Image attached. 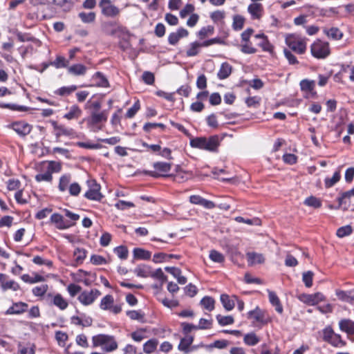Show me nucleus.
Wrapping results in <instances>:
<instances>
[{
    "mask_svg": "<svg viewBox=\"0 0 354 354\" xmlns=\"http://www.w3.org/2000/svg\"><path fill=\"white\" fill-rule=\"evenodd\" d=\"M221 138L218 135L206 137L192 138L189 145L192 148H196L209 152H217L221 141Z\"/></svg>",
    "mask_w": 354,
    "mask_h": 354,
    "instance_id": "1",
    "label": "nucleus"
},
{
    "mask_svg": "<svg viewBox=\"0 0 354 354\" xmlns=\"http://www.w3.org/2000/svg\"><path fill=\"white\" fill-rule=\"evenodd\" d=\"M285 42L289 47V50L298 55H303L306 50L305 39L295 35H288L286 37Z\"/></svg>",
    "mask_w": 354,
    "mask_h": 354,
    "instance_id": "2",
    "label": "nucleus"
},
{
    "mask_svg": "<svg viewBox=\"0 0 354 354\" xmlns=\"http://www.w3.org/2000/svg\"><path fill=\"white\" fill-rule=\"evenodd\" d=\"M153 167L155 169L154 171H145V174L155 178L159 177L169 178L168 172L171 169V163L165 162H156L153 164Z\"/></svg>",
    "mask_w": 354,
    "mask_h": 354,
    "instance_id": "3",
    "label": "nucleus"
},
{
    "mask_svg": "<svg viewBox=\"0 0 354 354\" xmlns=\"http://www.w3.org/2000/svg\"><path fill=\"white\" fill-rule=\"evenodd\" d=\"M312 55L317 59H324L330 54L329 45L320 40L315 41L310 48Z\"/></svg>",
    "mask_w": 354,
    "mask_h": 354,
    "instance_id": "4",
    "label": "nucleus"
},
{
    "mask_svg": "<svg viewBox=\"0 0 354 354\" xmlns=\"http://www.w3.org/2000/svg\"><path fill=\"white\" fill-rule=\"evenodd\" d=\"M101 295V292L93 288L90 290H83L78 295V301L84 306H90Z\"/></svg>",
    "mask_w": 354,
    "mask_h": 354,
    "instance_id": "5",
    "label": "nucleus"
},
{
    "mask_svg": "<svg viewBox=\"0 0 354 354\" xmlns=\"http://www.w3.org/2000/svg\"><path fill=\"white\" fill-rule=\"evenodd\" d=\"M99 6L102 14L106 17L114 18L120 12V8L112 4L110 0H101Z\"/></svg>",
    "mask_w": 354,
    "mask_h": 354,
    "instance_id": "6",
    "label": "nucleus"
},
{
    "mask_svg": "<svg viewBox=\"0 0 354 354\" xmlns=\"http://www.w3.org/2000/svg\"><path fill=\"white\" fill-rule=\"evenodd\" d=\"M8 127L15 131L19 136L22 138L28 135L32 129L31 124L24 120L13 122Z\"/></svg>",
    "mask_w": 354,
    "mask_h": 354,
    "instance_id": "7",
    "label": "nucleus"
},
{
    "mask_svg": "<svg viewBox=\"0 0 354 354\" xmlns=\"http://www.w3.org/2000/svg\"><path fill=\"white\" fill-rule=\"evenodd\" d=\"M50 221L59 230L68 229L75 224L69 221L64 220V216L58 213L53 214L50 218Z\"/></svg>",
    "mask_w": 354,
    "mask_h": 354,
    "instance_id": "8",
    "label": "nucleus"
},
{
    "mask_svg": "<svg viewBox=\"0 0 354 354\" xmlns=\"http://www.w3.org/2000/svg\"><path fill=\"white\" fill-rule=\"evenodd\" d=\"M54 130L55 131L56 138H59L62 136L74 138L77 136V133L74 129L69 127H66L64 125H59L56 122H52Z\"/></svg>",
    "mask_w": 354,
    "mask_h": 354,
    "instance_id": "9",
    "label": "nucleus"
},
{
    "mask_svg": "<svg viewBox=\"0 0 354 354\" xmlns=\"http://www.w3.org/2000/svg\"><path fill=\"white\" fill-rule=\"evenodd\" d=\"M107 120V114L105 111L100 113L93 111L90 117L86 119L87 124L89 127H94Z\"/></svg>",
    "mask_w": 354,
    "mask_h": 354,
    "instance_id": "10",
    "label": "nucleus"
},
{
    "mask_svg": "<svg viewBox=\"0 0 354 354\" xmlns=\"http://www.w3.org/2000/svg\"><path fill=\"white\" fill-rule=\"evenodd\" d=\"M189 35L187 30L179 28L176 32H171L168 36V42L170 45H176L180 39L187 37Z\"/></svg>",
    "mask_w": 354,
    "mask_h": 354,
    "instance_id": "11",
    "label": "nucleus"
},
{
    "mask_svg": "<svg viewBox=\"0 0 354 354\" xmlns=\"http://www.w3.org/2000/svg\"><path fill=\"white\" fill-rule=\"evenodd\" d=\"M192 176V172L189 171H184L180 170L176 172V174H169V178L172 179V180L177 183H183L188 180H189Z\"/></svg>",
    "mask_w": 354,
    "mask_h": 354,
    "instance_id": "12",
    "label": "nucleus"
},
{
    "mask_svg": "<svg viewBox=\"0 0 354 354\" xmlns=\"http://www.w3.org/2000/svg\"><path fill=\"white\" fill-rule=\"evenodd\" d=\"M338 324L339 330L346 333L348 336L354 335V321L346 318L342 319Z\"/></svg>",
    "mask_w": 354,
    "mask_h": 354,
    "instance_id": "13",
    "label": "nucleus"
},
{
    "mask_svg": "<svg viewBox=\"0 0 354 354\" xmlns=\"http://www.w3.org/2000/svg\"><path fill=\"white\" fill-rule=\"evenodd\" d=\"M28 304L25 302L19 301L14 303L6 311V315H20L26 312L28 309Z\"/></svg>",
    "mask_w": 354,
    "mask_h": 354,
    "instance_id": "14",
    "label": "nucleus"
},
{
    "mask_svg": "<svg viewBox=\"0 0 354 354\" xmlns=\"http://www.w3.org/2000/svg\"><path fill=\"white\" fill-rule=\"evenodd\" d=\"M255 37L257 39H261L258 45L262 48L263 51L268 52L270 53H273L274 46L269 41L268 37L266 35H264L263 33L257 34L255 35Z\"/></svg>",
    "mask_w": 354,
    "mask_h": 354,
    "instance_id": "15",
    "label": "nucleus"
},
{
    "mask_svg": "<svg viewBox=\"0 0 354 354\" xmlns=\"http://www.w3.org/2000/svg\"><path fill=\"white\" fill-rule=\"evenodd\" d=\"M248 319H254L256 322L266 324L267 322L265 320V312L262 310L259 306H257L254 310H250L248 313Z\"/></svg>",
    "mask_w": 354,
    "mask_h": 354,
    "instance_id": "16",
    "label": "nucleus"
},
{
    "mask_svg": "<svg viewBox=\"0 0 354 354\" xmlns=\"http://www.w3.org/2000/svg\"><path fill=\"white\" fill-rule=\"evenodd\" d=\"M92 80L95 84V86L102 88L109 87V82L107 78L101 72H96L92 76Z\"/></svg>",
    "mask_w": 354,
    "mask_h": 354,
    "instance_id": "17",
    "label": "nucleus"
},
{
    "mask_svg": "<svg viewBox=\"0 0 354 354\" xmlns=\"http://www.w3.org/2000/svg\"><path fill=\"white\" fill-rule=\"evenodd\" d=\"M268 292L270 303L274 307L275 310L278 313L281 314L283 311V308L279 297L274 291L268 290Z\"/></svg>",
    "mask_w": 354,
    "mask_h": 354,
    "instance_id": "18",
    "label": "nucleus"
},
{
    "mask_svg": "<svg viewBox=\"0 0 354 354\" xmlns=\"http://www.w3.org/2000/svg\"><path fill=\"white\" fill-rule=\"evenodd\" d=\"M323 298V295L317 292L313 295H303L301 300L308 305L314 306L318 304L319 301H322Z\"/></svg>",
    "mask_w": 354,
    "mask_h": 354,
    "instance_id": "19",
    "label": "nucleus"
},
{
    "mask_svg": "<svg viewBox=\"0 0 354 354\" xmlns=\"http://www.w3.org/2000/svg\"><path fill=\"white\" fill-rule=\"evenodd\" d=\"M248 263L249 266L261 264L264 263L265 258L263 254L254 252H249L246 254Z\"/></svg>",
    "mask_w": 354,
    "mask_h": 354,
    "instance_id": "20",
    "label": "nucleus"
},
{
    "mask_svg": "<svg viewBox=\"0 0 354 354\" xmlns=\"http://www.w3.org/2000/svg\"><path fill=\"white\" fill-rule=\"evenodd\" d=\"M248 11L251 15L252 19H260L263 12V6L259 3H252L248 6Z\"/></svg>",
    "mask_w": 354,
    "mask_h": 354,
    "instance_id": "21",
    "label": "nucleus"
},
{
    "mask_svg": "<svg viewBox=\"0 0 354 354\" xmlns=\"http://www.w3.org/2000/svg\"><path fill=\"white\" fill-rule=\"evenodd\" d=\"M193 342L194 337L192 336H185L180 339L178 349L185 354H188L191 351L189 346Z\"/></svg>",
    "mask_w": 354,
    "mask_h": 354,
    "instance_id": "22",
    "label": "nucleus"
},
{
    "mask_svg": "<svg viewBox=\"0 0 354 354\" xmlns=\"http://www.w3.org/2000/svg\"><path fill=\"white\" fill-rule=\"evenodd\" d=\"M300 88L304 92H308L311 93L313 95H316V92L314 91L315 86V81L310 80L308 79L302 80L299 83Z\"/></svg>",
    "mask_w": 354,
    "mask_h": 354,
    "instance_id": "23",
    "label": "nucleus"
},
{
    "mask_svg": "<svg viewBox=\"0 0 354 354\" xmlns=\"http://www.w3.org/2000/svg\"><path fill=\"white\" fill-rule=\"evenodd\" d=\"M232 66L227 62L222 63L217 73V77L221 80L227 78L232 73Z\"/></svg>",
    "mask_w": 354,
    "mask_h": 354,
    "instance_id": "24",
    "label": "nucleus"
},
{
    "mask_svg": "<svg viewBox=\"0 0 354 354\" xmlns=\"http://www.w3.org/2000/svg\"><path fill=\"white\" fill-rule=\"evenodd\" d=\"M151 270V266L146 264H140L134 269L133 272L139 277L146 278L150 276Z\"/></svg>",
    "mask_w": 354,
    "mask_h": 354,
    "instance_id": "25",
    "label": "nucleus"
},
{
    "mask_svg": "<svg viewBox=\"0 0 354 354\" xmlns=\"http://www.w3.org/2000/svg\"><path fill=\"white\" fill-rule=\"evenodd\" d=\"M51 304L57 306L61 310H64L68 306V301L59 293L53 297Z\"/></svg>",
    "mask_w": 354,
    "mask_h": 354,
    "instance_id": "26",
    "label": "nucleus"
},
{
    "mask_svg": "<svg viewBox=\"0 0 354 354\" xmlns=\"http://www.w3.org/2000/svg\"><path fill=\"white\" fill-rule=\"evenodd\" d=\"M86 253L87 251L85 249L77 248L73 252V255L75 259V263L73 264V266H77L82 264L86 257Z\"/></svg>",
    "mask_w": 354,
    "mask_h": 354,
    "instance_id": "27",
    "label": "nucleus"
},
{
    "mask_svg": "<svg viewBox=\"0 0 354 354\" xmlns=\"http://www.w3.org/2000/svg\"><path fill=\"white\" fill-rule=\"evenodd\" d=\"M133 254L135 259L140 260H149L151 257V252L140 248H134Z\"/></svg>",
    "mask_w": 354,
    "mask_h": 354,
    "instance_id": "28",
    "label": "nucleus"
},
{
    "mask_svg": "<svg viewBox=\"0 0 354 354\" xmlns=\"http://www.w3.org/2000/svg\"><path fill=\"white\" fill-rule=\"evenodd\" d=\"M87 68L82 64H75L68 68L69 73L74 75H83L86 73Z\"/></svg>",
    "mask_w": 354,
    "mask_h": 354,
    "instance_id": "29",
    "label": "nucleus"
},
{
    "mask_svg": "<svg viewBox=\"0 0 354 354\" xmlns=\"http://www.w3.org/2000/svg\"><path fill=\"white\" fill-rule=\"evenodd\" d=\"M221 302L223 306V308L227 311L232 310L235 306L234 300L232 299H230V296L227 294H222L221 295Z\"/></svg>",
    "mask_w": 354,
    "mask_h": 354,
    "instance_id": "30",
    "label": "nucleus"
},
{
    "mask_svg": "<svg viewBox=\"0 0 354 354\" xmlns=\"http://www.w3.org/2000/svg\"><path fill=\"white\" fill-rule=\"evenodd\" d=\"M113 304V297L111 295H106L101 299L100 303V308L103 310H111Z\"/></svg>",
    "mask_w": 354,
    "mask_h": 354,
    "instance_id": "31",
    "label": "nucleus"
},
{
    "mask_svg": "<svg viewBox=\"0 0 354 354\" xmlns=\"http://www.w3.org/2000/svg\"><path fill=\"white\" fill-rule=\"evenodd\" d=\"M112 339V336L107 335L100 334L93 337V342L94 346H103L104 344L109 343Z\"/></svg>",
    "mask_w": 354,
    "mask_h": 354,
    "instance_id": "32",
    "label": "nucleus"
},
{
    "mask_svg": "<svg viewBox=\"0 0 354 354\" xmlns=\"http://www.w3.org/2000/svg\"><path fill=\"white\" fill-rule=\"evenodd\" d=\"M71 176L69 174L62 175L59 178L58 189L60 192H65L71 182Z\"/></svg>",
    "mask_w": 354,
    "mask_h": 354,
    "instance_id": "33",
    "label": "nucleus"
},
{
    "mask_svg": "<svg viewBox=\"0 0 354 354\" xmlns=\"http://www.w3.org/2000/svg\"><path fill=\"white\" fill-rule=\"evenodd\" d=\"M78 17L81 21L84 24H91L95 20L96 15L94 12H80L78 14Z\"/></svg>",
    "mask_w": 354,
    "mask_h": 354,
    "instance_id": "34",
    "label": "nucleus"
},
{
    "mask_svg": "<svg viewBox=\"0 0 354 354\" xmlns=\"http://www.w3.org/2000/svg\"><path fill=\"white\" fill-rule=\"evenodd\" d=\"M341 178L340 171H336L332 178H326L324 180V185L326 188H330L334 186L339 180Z\"/></svg>",
    "mask_w": 354,
    "mask_h": 354,
    "instance_id": "35",
    "label": "nucleus"
},
{
    "mask_svg": "<svg viewBox=\"0 0 354 354\" xmlns=\"http://www.w3.org/2000/svg\"><path fill=\"white\" fill-rule=\"evenodd\" d=\"M84 196L87 199L95 201H100L104 197L100 192L91 189H88Z\"/></svg>",
    "mask_w": 354,
    "mask_h": 354,
    "instance_id": "36",
    "label": "nucleus"
},
{
    "mask_svg": "<svg viewBox=\"0 0 354 354\" xmlns=\"http://www.w3.org/2000/svg\"><path fill=\"white\" fill-rule=\"evenodd\" d=\"M245 19L243 16L235 15L233 17L232 28L235 31L241 30L243 28Z\"/></svg>",
    "mask_w": 354,
    "mask_h": 354,
    "instance_id": "37",
    "label": "nucleus"
},
{
    "mask_svg": "<svg viewBox=\"0 0 354 354\" xmlns=\"http://www.w3.org/2000/svg\"><path fill=\"white\" fill-rule=\"evenodd\" d=\"M158 341L155 339H150L147 342L145 343L143 346V351L146 353H153L158 346Z\"/></svg>",
    "mask_w": 354,
    "mask_h": 354,
    "instance_id": "38",
    "label": "nucleus"
},
{
    "mask_svg": "<svg viewBox=\"0 0 354 354\" xmlns=\"http://www.w3.org/2000/svg\"><path fill=\"white\" fill-rule=\"evenodd\" d=\"M328 343L337 348H342L346 344V342L342 339L341 335L337 333L333 335Z\"/></svg>",
    "mask_w": 354,
    "mask_h": 354,
    "instance_id": "39",
    "label": "nucleus"
},
{
    "mask_svg": "<svg viewBox=\"0 0 354 354\" xmlns=\"http://www.w3.org/2000/svg\"><path fill=\"white\" fill-rule=\"evenodd\" d=\"M21 279L26 283L32 284L44 281V277L38 274H36L34 277L24 274L21 276Z\"/></svg>",
    "mask_w": 354,
    "mask_h": 354,
    "instance_id": "40",
    "label": "nucleus"
},
{
    "mask_svg": "<svg viewBox=\"0 0 354 354\" xmlns=\"http://www.w3.org/2000/svg\"><path fill=\"white\" fill-rule=\"evenodd\" d=\"M243 341L248 346H254L259 342L260 339L254 333H250L245 335Z\"/></svg>",
    "mask_w": 354,
    "mask_h": 354,
    "instance_id": "41",
    "label": "nucleus"
},
{
    "mask_svg": "<svg viewBox=\"0 0 354 354\" xmlns=\"http://www.w3.org/2000/svg\"><path fill=\"white\" fill-rule=\"evenodd\" d=\"M82 111L77 105H73L71 107L69 111L64 114V118L68 120L77 118L81 114Z\"/></svg>",
    "mask_w": 354,
    "mask_h": 354,
    "instance_id": "42",
    "label": "nucleus"
},
{
    "mask_svg": "<svg viewBox=\"0 0 354 354\" xmlns=\"http://www.w3.org/2000/svg\"><path fill=\"white\" fill-rule=\"evenodd\" d=\"M149 277L153 279L159 280V281L162 282V283H164L167 280V276L164 274L162 270L160 268H157L154 271L151 270V274Z\"/></svg>",
    "mask_w": 354,
    "mask_h": 354,
    "instance_id": "43",
    "label": "nucleus"
},
{
    "mask_svg": "<svg viewBox=\"0 0 354 354\" xmlns=\"http://www.w3.org/2000/svg\"><path fill=\"white\" fill-rule=\"evenodd\" d=\"M324 32L330 38L333 39H339L342 37V32L337 28H330L324 29Z\"/></svg>",
    "mask_w": 354,
    "mask_h": 354,
    "instance_id": "44",
    "label": "nucleus"
},
{
    "mask_svg": "<svg viewBox=\"0 0 354 354\" xmlns=\"http://www.w3.org/2000/svg\"><path fill=\"white\" fill-rule=\"evenodd\" d=\"M214 303L215 301L212 297L205 296L201 300V304L208 311H212L214 308Z\"/></svg>",
    "mask_w": 354,
    "mask_h": 354,
    "instance_id": "45",
    "label": "nucleus"
},
{
    "mask_svg": "<svg viewBox=\"0 0 354 354\" xmlns=\"http://www.w3.org/2000/svg\"><path fill=\"white\" fill-rule=\"evenodd\" d=\"M77 88L76 85H71L69 86H62L55 91L56 95L61 96L68 95Z\"/></svg>",
    "mask_w": 354,
    "mask_h": 354,
    "instance_id": "46",
    "label": "nucleus"
},
{
    "mask_svg": "<svg viewBox=\"0 0 354 354\" xmlns=\"http://www.w3.org/2000/svg\"><path fill=\"white\" fill-rule=\"evenodd\" d=\"M200 45L198 41H194L189 44V48L186 51L187 57H194L199 53Z\"/></svg>",
    "mask_w": 354,
    "mask_h": 354,
    "instance_id": "47",
    "label": "nucleus"
},
{
    "mask_svg": "<svg viewBox=\"0 0 354 354\" xmlns=\"http://www.w3.org/2000/svg\"><path fill=\"white\" fill-rule=\"evenodd\" d=\"M46 169L52 175L53 173L59 172L62 169V165L56 161H48Z\"/></svg>",
    "mask_w": 354,
    "mask_h": 354,
    "instance_id": "48",
    "label": "nucleus"
},
{
    "mask_svg": "<svg viewBox=\"0 0 354 354\" xmlns=\"http://www.w3.org/2000/svg\"><path fill=\"white\" fill-rule=\"evenodd\" d=\"M69 62L67 61L62 56H57L53 62H50L51 66H55L56 68H66L68 66Z\"/></svg>",
    "mask_w": 354,
    "mask_h": 354,
    "instance_id": "49",
    "label": "nucleus"
},
{
    "mask_svg": "<svg viewBox=\"0 0 354 354\" xmlns=\"http://www.w3.org/2000/svg\"><path fill=\"white\" fill-rule=\"evenodd\" d=\"M216 319L218 324L221 326L232 324L234 322V318L231 315L222 316L221 315H216Z\"/></svg>",
    "mask_w": 354,
    "mask_h": 354,
    "instance_id": "50",
    "label": "nucleus"
},
{
    "mask_svg": "<svg viewBox=\"0 0 354 354\" xmlns=\"http://www.w3.org/2000/svg\"><path fill=\"white\" fill-rule=\"evenodd\" d=\"M117 256L122 260L127 259L128 257L129 251L127 248L124 245L115 247L113 250Z\"/></svg>",
    "mask_w": 354,
    "mask_h": 354,
    "instance_id": "51",
    "label": "nucleus"
},
{
    "mask_svg": "<svg viewBox=\"0 0 354 354\" xmlns=\"http://www.w3.org/2000/svg\"><path fill=\"white\" fill-rule=\"evenodd\" d=\"M353 232L352 227L351 225H347L342 227H340L337 229L336 232V235L339 238H343L351 234Z\"/></svg>",
    "mask_w": 354,
    "mask_h": 354,
    "instance_id": "52",
    "label": "nucleus"
},
{
    "mask_svg": "<svg viewBox=\"0 0 354 354\" xmlns=\"http://www.w3.org/2000/svg\"><path fill=\"white\" fill-rule=\"evenodd\" d=\"M1 287L3 291H6L9 289L16 291L19 290L20 288L18 283H17L14 280H10L6 282H2L1 284Z\"/></svg>",
    "mask_w": 354,
    "mask_h": 354,
    "instance_id": "53",
    "label": "nucleus"
},
{
    "mask_svg": "<svg viewBox=\"0 0 354 354\" xmlns=\"http://www.w3.org/2000/svg\"><path fill=\"white\" fill-rule=\"evenodd\" d=\"M209 259L215 263H223L225 261V257L221 252L212 250L209 252Z\"/></svg>",
    "mask_w": 354,
    "mask_h": 354,
    "instance_id": "54",
    "label": "nucleus"
},
{
    "mask_svg": "<svg viewBox=\"0 0 354 354\" xmlns=\"http://www.w3.org/2000/svg\"><path fill=\"white\" fill-rule=\"evenodd\" d=\"M283 55L286 59L288 60V64L290 65H295L299 64V62L295 57V55L292 53V51L288 48L283 49Z\"/></svg>",
    "mask_w": 354,
    "mask_h": 354,
    "instance_id": "55",
    "label": "nucleus"
},
{
    "mask_svg": "<svg viewBox=\"0 0 354 354\" xmlns=\"http://www.w3.org/2000/svg\"><path fill=\"white\" fill-rule=\"evenodd\" d=\"M12 33L16 35L17 39L20 42L32 41H33V37H31L28 33H23V32L19 31L18 30H12Z\"/></svg>",
    "mask_w": 354,
    "mask_h": 354,
    "instance_id": "56",
    "label": "nucleus"
},
{
    "mask_svg": "<svg viewBox=\"0 0 354 354\" xmlns=\"http://www.w3.org/2000/svg\"><path fill=\"white\" fill-rule=\"evenodd\" d=\"M314 273L312 271L304 272L302 274V281L306 287L310 288L313 286Z\"/></svg>",
    "mask_w": 354,
    "mask_h": 354,
    "instance_id": "57",
    "label": "nucleus"
},
{
    "mask_svg": "<svg viewBox=\"0 0 354 354\" xmlns=\"http://www.w3.org/2000/svg\"><path fill=\"white\" fill-rule=\"evenodd\" d=\"M225 17V12L223 10H216L210 14V18L214 23L222 21Z\"/></svg>",
    "mask_w": 354,
    "mask_h": 354,
    "instance_id": "58",
    "label": "nucleus"
},
{
    "mask_svg": "<svg viewBox=\"0 0 354 354\" xmlns=\"http://www.w3.org/2000/svg\"><path fill=\"white\" fill-rule=\"evenodd\" d=\"M304 204L314 208H319L322 206V202L315 196H310L306 198Z\"/></svg>",
    "mask_w": 354,
    "mask_h": 354,
    "instance_id": "59",
    "label": "nucleus"
},
{
    "mask_svg": "<svg viewBox=\"0 0 354 354\" xmlns=\"http://www.w3.org/2000/svg\"><path fill=\"white\" fill-rule=\"evenodd\" d=\"M351 196H354V187L349 191L343 192L337 198L339 207H342L344 203H346V200L349 198Z\"/></svg>",
    "mask_w": 354,
    "mask_h": 354,
    "instance_id": "60",
    "label": "nucleus"
},
{
    "mask_svg": "<svg viewBox=\"0 0 354 354\" xmlns=\"http://www.w3.org/2000/svg\"><path fill=\"white\" fill-rule=\"evenodd\" d=\"M241 51L245 54H254L257 50L252 46L251 42H244L241 45Z\"/></svg>",
    "mask_w": 354,
    "mask_h": 354,
    "instance_id": "61",
    "label": "nucleus"
},
{
    "mask_svg": "<svg viewBox=\"0 0 354 354\" xmlns=\"http://www.w3.org/2000/svg\"><path fill=\"white\" fill-rule=\"evenodd\" d=\"M115 207L120 210H126L129 208L135 207L133 203L130 201H125L123 200H119L115 204Z\"/></svg>",
    "mask_w": 354,
    "mask_h": 354,
    "instance_id": "62",
    "label": "nucleus"
},
{
    "mask_svg": "<svg viewBox=\"0 0 354 354\" xmlns=\"http://www.w3.org/2000/svg\"><path fill=\"white\" fill-rule=\"evenodd\" d=\"M68 338V335L66 333L61 330L55 332V339L59 346H64Z\"/></svg>",
    "mask_w": 354,
    "mask_h": 354,
    "instance_id": "63",
    "label": "nucleus"
},
{
    "mask_svg": "<svg viewBox=\"0 0 354 354\" xmlns=\"http://www.w3.org/2000/svg\"><path fill=\"white\" fill-rule=\"evenodd\" d=\"M140 109V104L139 100H137L135 102L133 105L128 109L127 112L126 113V118H132L134 117V115L136 114V113L138 111V110Z\"/></svg>",
    "mask_w": 354,
    "mask_h": 354,
    "instance_id": "64",
    "label": "nucleus"
}]
</instances>
